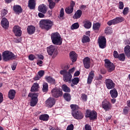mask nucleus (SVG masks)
<instances>
[{"label": "nucleus", "instance_id": "f257e3e1", "mask_svg": "<svg viewBox=\"0 0 130 130\" xmlns=\"http://www.w3.org/2000/svg\"><path fill=\"white\" fill-rule=\"evenodd\" d=\"M72 109V115L75 119H83L84 118V114L79 110L80 107L77 105L72 104L70 105Z\"/></svg>", "mask_w": 130, "mask_h": 130}, {"label": "nucleus", "instance_id": "f03ea898", "mask_svg": "<svg viewBox=\"0 0 130 130\" xmlns=\"http://www.w3.org/2000/svg\"><path fill=\"white\" fill-rule=\"evenodd\" d=\"M39 25L41 29L48 31L52 28V26H53V21L50 19H42L40 21Z\"/></svg>", "mask_w": 130, "mask_h": 130}, {"label": "nucleus", "instance_id": "7ed1b4c3", "mask_svg": "<svg viewBox=\"0 0 130 130\" xmlns=\"http://www.w3.org/2000/svg\"><path fill=\"white\" fill-rule=\"evenodd\" d=\"M51 39L53 44L54 45H61L62 44V38L59 33L56 32L51 34Z\"/></svg>", "mask_w": 130, "mask_h": 130}, {"label": "nucleus", "instance_id": "20e7f679", "mask_svg": "<svg viewBox=\"0 0 130 130\" xmlns=\"http://www.w3.org/2000/svg\"><path fill=\"white\" fill-rule=\"evenodd\" d=\"M3 60L4 61H9L16 59L17 57L13 52L9 51H5L2 53Z\"/></svg>", "mask_w": 130, "mask_h": 130}, {"label": "nucleus", "instance_id": "39448f33", "mask_svg": "<svg viewBox=\"0 0 130 130\" xmlns=\"http://www.w3.org/2000/svg\"><path fill=\"white\" fill-rule=\"evenodd\" d=\"M47 51L48 55L52 56V58L53 59L55 58L57 56V54H58L57 49L52 45L47 48Z\"/></svg>", "mask_w": 130, "mask_h": 130}, {"label": "nucleus", "instance_id": "423d86ee", "mask_svg": "<svg viewBox=\"0 0 130 130\" xmlns=\"http://www.w3.org/2000/svg\"><path fill=\"white\" fill-rule=\"evenodd\" d=\"M38 96H39V93L38 92L29 93L28 94V97H30L31 99L30 102V105L32 107H34L38 103Z\"/></svg>", "mask_w": 130, "mask_h": 130}, {"label": "nucleus", "instance_id": "0eeeda50", "mask_svg": "<svg viewBox=\"0 0 130 130\" xmlns=\"http://www.w3.org/2000/svg\"><path fill=\"white\" fill-rule=\"evenodd\" d=\"M98 116L97 112L95 110L91 111L89 109L86 110L85 117L86 118H89L90 120H95V119H97Z\"/></svg>", "mask_w": 130, "mask_h": 130}, {"label": "nucleus", "instance_id": "6e6552de", "mask_svg": "<svg viewBox=\"0 0 130 130\" xmlns=\"http://www.w3.org/2000/svg\"><path fill=\"white\" fill-rule=\"evenodd\" d=\"M60 75L63 76V80L65 83H68V82H72V78L73 76L72 74L68 73V71L66 70L60 71Z\"/></svg>", "mask_w": 130, "mask_h": 130}, {"label": "nucleus", "instance_id": "1a4fd4ad", "mask_svg": "<svg viewBox=\"0 0 130 130\" xmlns=\"http://www.w3.org/2000/svg\"><path fill=\"white\" fill-rule=\"evenodd\" d=\"M105 67L109 73H111V72H113L115 70L114 64L107 59L105 60Z\"/></svg>", "mask_w": 130, "mask_h": 130}, {"label": "nucleus", "instance_id": "9d476101", "mask_svg": "<svg viewBox=\"0 0 130 130\" xmlns=\"http://www.w3.org/2000/svg\"><path fill=\"white\" fill-rule=\"evenodd\" d=\"M124 21V18L122 17H117L107 22V25L109 26H112V25H116V24H118L123 22Z\"/></svg>", "mask_w": 130, "mask_h": 130}, {"label": "nucleus", "instance_id": "9b49d317", "mask_svg": "<svg viewBox=\"0 0 130 130\" xmlns=\"http://www.w3.org/2000/svg\"><path fill=\"white\" fill-rule=\"evenodd\" d=\"M52 96L54 98H58V97H61L63 92L62 90L60 88H55L51 90Z\"/></svg>", "mask_w": 130, "mask_h": 130}, {"label": "nucleus", "instance_id": "f8f14e48", "mask_svg": "<svg viewBox=\"0 0 130 130\" xmlns=\"http://www.w3.org/2000/svg\"><path fill=\"white\" fill-rule=\"evenodd\" d=\"M105 84L108 90L114 89V88L115 87V83L113 82V80H111L110 79H106L105 80Z\"/></svg>", "mask_w": 130, "mask_h": 130}, {"label": "nucleus", "instance_id": "ddd939ff", "mask_svg": "<svg viewBox=\"0 0 130 130\" xmlns=\"http://www.w3.org/2000/svg\"><path fill=\"white\" fill-rule=\"evenodd\" d=\"M98 43L100 48L104 49L106 47V38L105 37L99 38Z\"/></svg>", "mask_w": 130, "mask_h": 130}, {"label": "nucleus", "instance_id": "4468645a", "mask_svg": "<svg viewBox=\"0 0 130 130\" xmlns=\"http://www.w3.org/2000/svg\"><path fill=\"white\" fill-rule=\"evenodd\" d=\"M13 31L17 37H20L22 35V30L19 25L14 26L13 28Z\"/></svg>", "mask_w": 130, "mask_h": 130}, {"label": "nucleus", "instance_id": "2eb2a0df", "mask_svg": "<svg viewBox=\"0 0 130 130\" xmlns=\"http://www.w3.org/2000/svg\"><path fill=\"white\" fill-rule=\"evenodd\" d=\"M102 108H103L105 110H107V111L111 110V108H112L111 103H110L109 102H106L105 101H104L102 102Z\"/></svg>", "mask_w": 130, "mask_h": 130}, {"label": "nucleus", "instance_id": "dca6fc26", "mask_svg": "<svg viewBox=\"0 0 130 130\" xmlns=\"http://www.w3.org/2000/svg\"><path fill=\"white\" fill-rule=\"evenodd\" d=\"M83 62L85 69L87 70L90 69V67H91V59L89 57H85L83 60Z\"/></svg>", "mask_w": 130, "mask_h": 130}, {"label": "nucleus", "instance_id": "f3484780", "mask_svg": "<svg viewBox=\"0 0 130 130\" xmlns=\"http://www.w3.org/2000/svg\"><path fill=\"white\" fill-rule=\"evenodd\" d=\"M13 10L16 15H20L23 12V9L20 5H14Z\"/></svg>", "mask_w": 130, "mask_h": 130}, {"label": "nucleus", "instance_id": "a211bd4d", "mask_svg": "<svg viewBox=\"0 0 130 130\" xmlns=\"http://www.w3.org/2000/svg\"><path fill=\"white\" fill-rule=\"evenodd\" d=\"M9 24L10 23L7 18H4L2 19L1 21V26L3 27V28L6 29H9Z\"/></svg>", "mask_w": 130, "mask_h": 130}, {"label": "nucleus", "instance_id": "6ab92c4d", "mask_svg": "<svg viewBox=\"0 0 130 130\" xmlns=\"http://www.w3.org/2000/svg\"><path fill=\"white\" fill-rule=\"evenodd\" d=\"M38 10L40 13H42L43 14H45L47 13V7L46 5L41 4L39 6Z\"/></svg>", "mask_w": 130, "mask_h": 130}, {"label": "nucleus", "instance_id": "aec40b11", "mask_svg": "<svg viewBox=\"0 0 130 130\" xmlns=\"http://www.w3.org/2000/svg\"><path fill=\"white\" fill-rule=\"evenodd\" d=\"M70 59L72 62H76L78 59V54L75 51H72L70 53Z\"/></svg>", "mask_w": 130, "mask_h": 130}, {"label": "nucleus", "instance_id": "412c9836", "mask_svg": "<svg viewBox=\"0 0 130 130\" xmlns=\"http://www.w3.org/2000/svg\"><path fill=\"white\" fill-rule=\"evenodd\" d=\"M47 105H48L50 107H52L54 104H55V99L52 98H49L46 101Z\"/></svg>", "mask_w": 130, "mask_h": 130}, {"label": "nucleus", "instance_id": "4be33fe9", "mask_svg": "<svg viewBox=\"0 0 130 130\" xmlns=\"http://www.w3.org/2000/svg\"><path fill=\"white\" fill-rule=\"evenodd\" d=\"M36 7V2L35 0L28 1V7L30 10H35Z\"/></svg>", "mask_w": 130, "mask_h": 130}, {"label": "nucleus", "instance_id": "5701e85b", "mask_svg": "<svg viewBox=\"0 0 130 130\" xmlns=\"http://www.w3.org/2000/svg\"><path fill=\"white\" fill-rule=\"evenodd\" d=\"M94 77H95V74L94 73V71H91L88 75V77L87 78V84H91V83H92V81H93Z\"/></svg>", "mask_w": 130, "mask_h": 130}, {"label": "nucleus", "instance_id": "b1692460", "mask_svg": "<svg viewBox=\"0 0 130 130\" xmlns=\"http://www.w3.org/2000/svg\"><path fill=\"white\" fill-rule=\"evenodd\" d=\"M82 14H83V12L82 11V10H78L73 15V19H74L75 20L80 19V18L82 17Z\"/></svg>", "mask_w": 130, "mask_h": 130}, {"label": "nucleus", "instance_id": "393cba45", "mask_svg": "<svg viewBox=\"0 0 130 130\" xmlns=\"http://www.w3.org/2000/svg\"><path fill=\"white\" fill-rule=\"evenodd\" d=\"M35 27L33 25H29L27 28V32L29 35H32L35 33Z\"/></svg>", "mask_w": 130, "mask_h": 130}, {"label": "nucleus", "instance_id": "a878e982", "mask_svg": "<svg viewBox=\"0 0 130 130\" xmlns=\"http://www.w3.org/2000/svg\"><path fill=\"white\" fill-rule=\"evenodd\" d=\"M39 91V84L34 83L30 89V92H38Z\"/></svg>", "mask_w": 130, "mask_h": 130}, {"label": "nucleus", "instance_id": "bb28decb", "mask_svg": "<svg viewBox=\"0 0 130 130\" xmlns=\"http://www.w3.org/2000/svg\"><path fill=\"white\" fill-rule=\"evenodd\" d=\"M45 79L49 84H51L52 85H55L56 84L55 79L50 76H46Z\"/></svg>", "mask_w": 130, "mask_h": 130}, {"label": "nucleus", "instance_id": "cd10ccee", "mask_svg": "<svg viewBox=\"0 0 130 130\" xmlns=\"http://www.w3.org/2000/svg\"><path fill=\"white\" fill-rule=\"evenodd\" d=\"M84 27V28H86V29H90L91 27L92 26V23L90 22L89 20H88L87 19L84 20L83 21Z\"/></svg>", "mask_w": 130, "mask_h": 130}, {"label": "nucleus", "instance_id": "c85d7f7f", "mask_svg": "<svg viewBox=\"0 0 130 130\" xmlns=\"http://www.w3.org/2000/svg\"><path fill=\"white\" fill-rule=\"evenodd\" d=\"M110 94L112 98H116L118 96V92L115 88H113V89L110 91Z\"/></svg>", "mask_w": 130, "mask_h": 130}, {"label": "nucleus", "instance_id": "c756f323", "mask_svg": "<svg viewBox=\"0 0 130 130\" xmlns=\"http://www.w3.org/2000/svg\"><path fill=\"white\" fill-rule=\"evenodd\" d=\"M16 95V91L13 89H11L8 92V98L13 100L15 98Z\"/></svg>", "mask_w": 130, "mask_h": 130}, {"label": "nucleus", "instance_id": "7c9ffc66", "mask_svg": "<svg viewBox=\"0 0 130 130\" xmlns=\"http://www.w3.org/2000/svg\"><path fill=\"white\" fill-rule=\"evenodd\" d=\"M40 120H43V121H48L49 119V115L47 114H42L39 117Z\"/></svg>", "mask_w": 130, "mask_h": 130}, {"label": "nucleus", "instance_id": "2f4dec72", "mask_svg": "<svg viewBox=\"0 0 130 130\" xmlns=\"http://www.w3.org/2000/svg\"><path fill=\"white\" fill-rule=\"evenodd\" d=\"M124 51L127 57H130V46L127 45L124 47Z\"/></svg>", "mask_w": 130, "mask_h": 130}, {"label": "nucleus", "instance_id": "473e14b6", "mask_svg": "<svg viewBox=\"0 0 130 130\" xmlns=\"http://www.w3.org/2000/svg\"><path fill=\"white\" fill-rule=\"evenodd\" d=\"M63 97L66 101L67 102H70L71 100H72V96H71V94L66 92L63 94Z\"/></svg>", "mask_w": 130, "mask_h": 130}, {"label": "nucleus", "instance_id": "72a5a7b5", "mask_svg": "<svg viewBox=\"0 0 130 130\" xmlns=\"http://www.w3.org/2000/svg\"><path fill=\"white\" fill-rule=\"evenodd\" d=\"M61 89L63 92L66 93H70L71 92V88L68 86L66 84H63L61 86Z\"/></svg>", "mask_w": 130, "mask_h": 130}, {"label": "nucleus", "instance_id": "f704fd0d", "mask_svg": "<svg viewBox=\"0 0 130 130\" xmlns=\"http://www.w3.org/2000/svg\"><path fill=\"white\" fill-rule=\"evenodd\" d=\"M48 2L49 3V8L50 10H52V9H54L55 7L56 3L53 2V0H48Z\"/></svg>", "mask_w": 130, "mask_h": 130}, {"label": "nucleus", "instance_id": "c9c22d12", "mask_svg": "<svg viewBox=\"0 0 130 130\" xmlns=\"http://www.w3.org/2000/svg\"><path fill=\"white\" fill-rule=\"evenodd\" d=\"M81 41H82V43H84V44L87 43L90 41V38H89L88 36L84 35L81 40Z\"/></svg>", "mask_w": 130, "mask_h": 130}, {"label": "nucleus", "instance_id": "e433bc0d", "mask_svg": "<svg viewBox=\"0 0 130 130\" xmlns=\"http://www.w3.org/2000/svg\"><path fill=\"white\" fill-rule=\"evenodd\" d=\"M42 91L44 92H47L48 91V83H44L43 84V88Z\"/></svg>", "mask_w": 130, "mask_h": 130}, {"label": "nucleus", "instance_id": "4c0bfd02", "mask_svg": "<svg viewBox=\"0 0 130 130\" xmlns=\"http://www.w3.org/2000/svg\"><path fill=\"white\" fill-rule=\"evenodd\" d=\"M65 12L66 14H72V13L74 12V9L71 8V7H70L69 6H68L65 9Z\"/></svg>", "mask_w": 130, "mask_h": 130}, {"label": "nucleus", "instance_id": "58836bf2", "mask_svg": "<svg viewBox=\"0 0 130 130\" xmlns=\"http://www.w3.org/2000/svg\"><path fill=\"white\" fill-rule=\"evenodd\" d=\"M105 33L106 34H111L112 33V28L110 27H107L105 29Z\"/></svg>", "mask_w": 130, "mask_h": 130}, {"label": "nucleus", "instance_id": "ea45409f", "mask_svg": "<svg viewBox=\"0 0 130 130\" xmlns=\"http://www.w3.org/2000/svg\"><path fill=\"white\" fill-rule=\"evenodd\" d=\"M118 58L121 61H124L125 60V55L123 53L120 54Z\"/></svg>", "mask_w": 130, "mask_h": 130}, {"label": "nucleus", "instance_id": "a19ab883", "mask_svg": "<svg viewBox=\"0 0 130 130\" xmlns=\"http://www.w3.org/2000/svg\"><path fill=\"white\" fill-rule=\"evenodd\" d=\"M72 82L73 85H78L80 82V79L78 77H75L72 80Z\"/></svg>", "mask_w": 130, "mask_h": 130}, {"label": "nucleus", "instance_id": "79ce46f5", "mask_svg": "<svg viewBox=\"0 0 130 130\" xmlns=\"http://www.w3.org/2000/svg\"><path fill=\"white\" fill-rule=\"evenodd\" d=\"M80 27V25L78 22L75 23L71 26L72 30H75L76 29H78Z\"/></svg>", "mask_w": 130, "mask_h": 130}, {"label": "nucleus", "instance_id": "37998d69", "mask_svg": "<svg viewBox=\"0 0 130 130\" xmlns=\"http://www.w3.org/2000/svg\"><path fill=\"white\" fill-rule=\"evenodd\" d=\"M61 69H62V71H66V72H68V70L70 69V64H65L62 66L61 67Z\"/></svg>", "mask_w": 130, "mask_h": 130}, {"label": "nucleus", "instance_id": "c03bdc74", "mask_svg": "<svg viewBox=\"0 0 130 130\" xmlns=\"http://www.w3.org/2000/svg\"><path fill=\"white\" fill-rule=\"evenodd\" d=\"M100 28V23H96L95 24H93V30H99Z\"/></svg>", "mask_w": 130, "mask_h": 130}, {"label": "nucleus", "instance_id": "a18cd8bd", "mask_svg": "<svg viewBox=\"0 0 130 130\" xmlns=\"http://www.w3.org/2000/svg\"><path fill=\"white\" fill-rule=\"evenodd\" d=\"M129 10L128 7L124 8L122 12L123 15H124V16H126V15L128 14Z\"/></svg>", "mask_w": 130, "mask_h": 130}, {"label": "nucleus", "instance_id": "49530a36", "mask_svg": "<svg viewBox=\"0 0 130 130\" xmlns=\"http://www.w3.org/2000/svg\"><path fill=\"white\" fill-rule=\"evenodd\" d=\"M81 99L84 101V102H86L88 99V96L85 93H82L81 95Z\"/></svg>", "mask_w": 130, "mask_h": 130}, {"label": "nucleus", "instance_id": "de8ad7c7", "mask_svg": "<svg viewBox=\"0 0 130 130\" xmlns=\"http://www.w3.org/2000/svg\"><path fill=\"white\" fill-rule=\"evenodd\" d=\"M128 111H129V108H128V107H125L123 110V112L124 114L125 115L128 114Z\"/></svg>", "mask_w": 130, "mask_h": 130}, {"label": "nucleus", "instance_id": "09e8293b", "mask_svg": "<svg viewBox=\"0 0 130 130\" xmlns=\"http://www.w3.org/2000/svg\"><path fill=\"white\" fill-rule=\"evenodd\" d=\"M44 71L43 70H40L38 72V75L41 77L42 78L44 76Z\"/></svg>", "mask_w": 130, "mask_h": 130}, {"label": "nucleus", "instance_id": "8fccbe9b", "mask_svg": "<svg viewBox=\"0 0 130 130\" xmlns=\"http://www.w3.org/2000/svg\"><path fill=\"white\" fill-rule=\"evenodd\" d=\"M60 18H63V16H64V10H63V8H61L60 11Z\"/></svg>", "mask_w": 130, "mask_h": 130}, {"label": "nucleus", "instance_id": "3c124183", "mask_svg": "<svg viewBox=\"0 0 130 130\" xmlns=\"http://www.w3.org/2000/svg\"><path fill=\"white\" fill-rule=\"evenodd\" d=\"M124 5H123V2H119V10H123Z\"/></svg>", "mask_w": 130, "mask_h": 130}, {"label": "nucleus", "instance_id": "603ef678", "mask_svg": "<svg viewBox=\"0 0 130 130\" xmlns=\"http://www.w3.org/2000/svg\"><path fill=\"white\" fill-rule=\"evenodd\" d=\"M113 56L115 58H118L119 54H118L117 51H114Z\"/></svg>", "mask_w": 130, "mask_h": 130}, {"label": "nucleus", "instance_id": "864d4df0", "mask_svg": "<svg viewBox=\"0 0 130 130\" xmlns=\"http://www.w3.org/2000/svg\"><path fill=\"white\" fill-rule=\"evenodd\" d=\"M85 130H92V127L91 125L89 124H86L85 125Z\"/></svg>", "mask_w": 130, "mask_h": 130}, {"label": "nucleus", "instance_id": "5fc2aeb1", "mask_svg": "<svg viewBox=\"0 0 130 130\" xmlns=\"http://www.w3.org/2000/svg\"><path fill=\"white\" fill-rule=\"evenodd\" d=\"M66 130H74V124H71L68 125Z\"/></svg>", "mask_w": 130, "mask_h": 130}, {"label": "nucleus", "instance_id": "6e6d98bb", "mask_svg": "<svg viewBox=\"0 0 130 130\" xmlns=\"http://www.w3.org/2000/svg\"><path fill=\"white\" fill-rule=\"evenodd\" d=\"M76 6V3L74 1H71L70 3V6H69L70 7L71 9H74V7Z\"/></svg>", "mask_w": 130, "mask_h": 130}, {"label": "nucleus", "instance_id": "4d7b16f0", "mask_svg": "<svg viewBox=\"0 0 130 130\" xmlns=\"http://www.w3.org/2000/svg\"><path fill=\"white\" fill-rule=\"evenodd\" d=\"M28 59L29 60H34L35 59V56L34 54H30L28 56Z\"/></svg>", "mask_w": 130, "mask_h": 130}, {"label": "nucleus", "instance_id": "13d9d810", "mask_svg": "<svg viewBox=\"0 0 130 130\" xmlns=\"http://www.w3.org/2000/svg\"><path fill=\"white\" fill-rule=\"evenodd\" d=\"M42 63H43V61L41 60H38L37 61V64H38V66H39V67H42Z\"/></svg>", "mask_w": 130, "mask_h": 130}, {"label": "nucleus", "instance_id": "bf43d9fd", "mask_svg": "<svg viewBox=\"0 0 130 130\" xmlns=\"http://www.w3.org/2000/svg\"><path fill=\"white\" fill-rule=\"evenodd\" d=\"M74 72H75V68L74 67H73L71 69L69 70V71L68 72V73L70 74V75H72V74H73V73H74Z\"/></svg>", "mask_w": 130, "mask_h": 130}, {"label": "nucleus", "instance_id": "052dcab7", "mask_svg": "<svg viewBox=\"0 0 130 130\" xmlns=\"http://www.w3.org/2000/svg\"><path fill=\"white\" fill-rule=\"evenodd\" d=\"M41 78L38 75H37L34 78L33 80L34 81H38V80H40Z\"/></svg>", "mask_w": 130, "mask_h": 130}, {"label": "nucleus", "instance_id": "680f3d73", "mask_svg": "<svg viewBox=\"0 0 130 130\" xmlns=\"http://www.w3.org/2000/svg\"><path fill=\"white\" fill-rule=\"evenodd\" d=\"M4 101V95L2 92H0V104Z\"/></svg>", "mask_w": 130, "mask_h": 130}, {"label": "nucleus", "instance_id": "e2e57ef3", "mask_svg": "<svg viewBox=\"0 0 130 130\" xmlns=\"http://www.w3.org/2000/svg\"><path fill=\"white\" fill-rule=\"evenodd\" d=\"M38 16L39 17V18H44V17H45V15L42 12H40L38 13Z\"/></svg>", "mask_w": 130, "mask_h": 130}, {"label": "nucleus", "instance_id": "0e129e2a", "mask_svg": "<svg viewBox=\"0 0 130 130\" xmlns=\"http://www.w3.org/2000/svg\"><path fill=\"white\" fill-rule=\"evenodd\" d=\"M11 68H12V71H15V70H16V68H17V63H14L12 64Z\"/></svg>", "mask_w": 130, "mask_h": 130}, {"label": "nucleus", "instance_id": "69168bd1", "mask_svg": "<svg viewBox=\"0 0 130 130\" xmlns=\"http://www.w3.org/2000/svg\"><path fill=\"white\" fill-rule=\"evenodd\" d=\"M38 57L39 58V59H41L42 60L44 59V56L42 54L38 55Z\"/></svg>", "mask_w": 130, "mask_h": 130}, {"label": "nucleus", "instance_id": "338daca9", "mask_svg": "<svg viewBox=\"0 0 130 130\" xmlns=\"http://www.w3.org/2000/svg\"><path fill=\"white\" fill-rule=\"evenodd\" d=\"M8 14V10L6 9H4L3 11H2V15L3 16H6Z\"/></svg>", "mask_w": 130, "mask_h": 130}, {"label": "nucleus", "instance_id": "774afa93", "mask_svg": "<svg viewBox=\"0 0 130 130\" xmlns=\"http://www.w3.org/2000/svg\"><path fill=\"white\" fill-rule=\"evenodd\" d=\"M49 130H60L58 127H52L51 126L50 128H49Z\"/></svg>", "mask_w": 130, "mask_h": 130}]
</instances>
